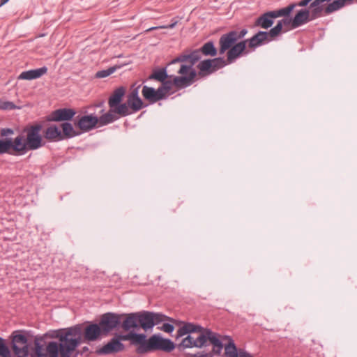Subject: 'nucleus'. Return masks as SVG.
I'll return each instance as SVG.
<instances>
[{
    "instance_id": "4",
    "label": "nucleus",
    "mask_w": 357,
    "mask_h": 357,
    "mask_svg": "<svg viewBox=\"0 0 357 357\" xmlns=\"http://www.w3.org/2000/svg\"><path fill=\"white\" fill-rule=\"evenodd\" d=\"M178 73L180 74L181 76L174 77L172 81L165 79L159 87L160 92H161L164 98L174 92V91H173L174 86L177 89H183L189 86L195 82V79L197 76L195 69L191 68L190 66H186L185 65H181Z\"/></svg>"
},
{
    "instance_id": "20",
    "label": "nucleus",
    "mask_w": 357,
    "mask_h": 357,
    "mask_svg": "<svg viewBox=\"0 0 357 357\" xmlns=\"http://www.w3.org/2000/svg\"><path fill=\"white\" fill-rule=\"evenodd\" d=\"M126 89L123 87H119L114 91L109 99V105L112 111L114 112V109L118 107L121 102L123 97L125 95Z\"/></svg>"
},
{
    "instance_id": "23",
    "label": "nucleus",
    "mask_w": 357,
    "mask_h": 357,
    "mask_svg": "<svg viewBox=\"0 0 357 357\" xmlns=\"http://www.w3.org/2000/svg\"><path fill=\"white\" fill-rule=\"evenodd\" d=\"M354 1L357 2V0H335L325 8L324 12L326 15H328L340 10L346 4H351Z\"/></svg>"
},
{
    "instance_id": "19",
    "label": "nucleus",
    "mask_w": 357,
    "mask_h": 357,
    "mask_svg": "<svg viewBox=\"0 0 357 357\" xmlns=\"http://www.w3.org/2000/svg\"><path fill=\"white\" fill-rule=\"evenodd\" d=\"M218 337H220V335H218ZM221 343L222 344L223 341H227V344L225 346V357H238V351L237 348L235 346V344L232 339L229 336H225L222 337L221 339L219 338Z\"/></svg>"
},
{
    "instance_id": "26",
    "label": "nucleus",
    "mask_w": 357,
    "mask_h": 357,
    "mask_svg": "<svg viewBox=\"0 0 357 357\" xmlns=\"http://www.w3.org/2000/svg\"><path fill=\"white\" fill-rule=\"evenodd\" d=\"M137 313H131L126 315L125 320L122 323V328L128 331L132 328L138 327Z\"/></svg>"
},
{
    "instance_id": "37",
    "label": "nucleus",
    "mask_w": 357,
    "mask_h": 357,
    "mask_svg": "<svg viewBox=\"0 0 357 357\" xmlns=\"http://www.w3.org/2000/svg\"><path fill=\"white\" fill-rule=\"evenodd\" d=\"M174 329V327L173 325L169 324H164L162 327L161 330L166 332V333H172Z\"/></svg>"
},
{
    "instance_id": "12",
    "label": "nucleus",
    "mask_w": 357,
    "mask_h": 357,
    "mask_svg": "<svg viewBox=\"0 0 357 357\" xmlns=\"http://www.w3.org/2000/svg\"><path fill=\"white\" fill-rule=\"evenodd\" d=\"M121 315L114 313H106L101 317L99 326L102 333H107L115 328L121 322Z\"/></svg>"
},
{
    "instance_id": "18",
    "label": "nucleus",
    "mask_w": 357,
    "mask_h": 357,
    "mask_svg": "<svg viewBox=\"0 0 357 357\" xmlns=\"http://www.w3.org/2000/svg\"><path fill=\"white\" fill-rule=\"evenodd\" d=\"M47 72V67H42V68H38V69L24 71L19 75L18 79H26V80L38 79V78L42 77L43 75H44L45 74H46Z\"/></svg>"
},
{
    "instance_id": "35",
    "label": "nucleus",
    "mask_w": 357,
    "mask_h": 357,
    "mask_svg": "<svg viewBox=\"0 0 357 357\" xmlns=\"http://www.w3.org/2000/svg\"><path fill=\"white\" fill-rule=\"evenodd\" d=\"M15 108L13 102L10 101L0 100V109L5 110H11Z\"/></svg>"
},
{
    "instance_id": "25",
    "label": "nucleus",
    "mask_w": 357,
    "mask_h": 357,
    "mask_svg": "<svg viewBox=\"0 0 357 357\" xmlns=\"http://www.w3.org/2000/svg\"><path fill=\"white\" fill-rule=\"evenodd\" d=\"M45 136L47 139L53 141H59L63 139L60 127L56 126H50L45 132Z\"/></svg>"
},
{
    "instance_id": "33",
    "label": "nucleus",
    "mask_w": 357,
    "mask_h": 357,
    "mask_svg": "<svg viewBox=\"0 0 357 357\" xmlns=\"http://www.w3.org/2000/svg\"><path fill=\"white\" fill-rule=\"evenodd\" d=\"M167 77V75L165 70H158L153 73L151 75H150L149 79H156L162 82Z\"/></svg>"
},
{
    "instance_id": "31",
    "label": "nucleus",
    "mask_w": 357,
    "mask_h": 357,
    "mask_svg": "<svg viewBox=\"0 0 357 357\" xmlns=\"http://www.w3.org/2000/svg\"><path fill=\"white\" fill-rule=\"evenodd\" d=\"M120 67L121 66H115L110 67L106 70L98 71L96 74V77H97V78L107 77L109 76L110 75H112V73H114L117 69L120 68Z\"/></svg>"
},
{
    "instance_id": "38",
    "label": "nucleus",
    "mask_w": 357,
    "mask_h": 357,
    "mask_svg": "<svg viewBox=\"0 0 357 357\" xmlns=\"http://www.w3.org/2000/svg\"><path fill=\"white\" fill-rule=\"evenodd\" d=\"M132 333H130L127 335H119L116 337H115L116 339L119 340V341H126V340H131L132 339Z\"/></svg>"
},
{
    "instance_id": "10",
    "label": "nucleus",
    "mask_w": 357,
    "mask_h": 357,
    "mask_svg": "<svg viewBox=\"0 0 357 357\" xmlns=\"http://www.w3.org/2000/svg\"><path fill=\"white\" fill-rule=\"evenodd\" d=\"M226 64V61L224 59L216 58L202 61L199 63L197 67L200 70L199 75L204 76L224 67Z\"/></svg>"
},
{
    "instance_id": "29",
    "label": "nucleus",
    "mask_w": 357,
    "mask_h": 357,
    "mask_svg": "<svg viewBox=\"0 0 357 357\" xmlns=\"http://www.w3.org/2000/svg\"><path fill=\"white\" fill-rule=\"evenodd\" d=\"M62 129V135L63 139L72 137L75 135V132L73 126L69 123H63L60 126V129Z\"/></svg>"
},
{
    "instance_id": "28",
    "label": "nucleus",
    "mask_w": 357,
    "mask_h": 357,
    "mask_svg": "<svg viewBox=\"0 0 357 357\" xmlns=\"http://www.w3.org/2000/svg\"><path fill=\"white\" fill-rule=\"evenodd\" d=\"M114 113H116L115 112L112 111V109L109 110V112H107L105 114L102 115L100 118H98V126H102L107 125L109 123H112L115 120V116Z\"/></svg>"
},
{
    "instance_id": "14",
    "label": "nucleus",
    "mask_w": 357,
    "mask_h": 357,
    "mask_svg": "<svg viewBox=\"0 0 357 357\" xmlns=\"http://www.w3.org/2000/svg\"><path fill=\"white\" fill-rule=\"evenodd\" d=\"M98 124V118L93 114L82 116L77 125L82 132H87L93 129Z\"/></svg>"
},
{
    "instance_id": "27",
    "label": "nucleus",
    "mask_w": 357,
    "mask_h": 357,
    "mask_svg": "<svg viewBox=\"0 0 357 357\" xmlns=\"http://www.w3.org/2000/svg\"><path fill=\"white\" fill-rule=\"evenodd\" d=\"M289 20L288 19H284L281 21H279L275 26L272 28L269 31L266 32L267 35L269 36L270 39L272 40L276 36H278L282 29V25L283 24H289Z\"/></svg>"
},
{
    "instance_id": "15",
    "label": "nucleus",
    "mask_w": 357,
    "mask_h": 357,
    "mask_svg": "<svg viewBox=\"0 0 357 357\" xmlns=\"http://www.w3.org/2000/svg\"><path fill=\"white\" fill-rule=\"evenodd\" d=\"M160 91L159 88L158 89H155L152 87L144 86L142 93L146 100L151 102H156L158 100L165 99L162 94Z\"/></svg>"
},
{
    "instance_id": "30",
    "label": "nucleus",
    "mask_w": 357,
    "mask_h": 357,
    "mask_svg": "<svg viewBox=\"0 0 357 357\" xmlns=\"http://www.w3.org/2000/svg\"><path fill=\"white\" fill-rule=\"evenodd\" d=\"M201 51L204 55H210L212 56H215L217 54L216 49L211 42H208L204 44Z\"/></svg>"
},
{
    "instance_id": "21",
    "label": "nucleus",
    "mask_w": 357,
    "mask_h": 357,
    "mask_svg": "<svg viewBox=\"0 0 357 357\" xmlns=\"http://www.w3.org/2000/svg\"><path fill=\"white\" fill-rule=\"evenodd\" d=\"M102 331L98 324H90L86 326L84 331V338L89 341H94L100 335Z\"/></svg>"
},
{
    "instance_id": "9",
    "label": "nucleus",
    "mask_w": 357,
    "mask_h": 357,
    "mask_svg": "<svg viewBox=\"0 0 357 357\" xmlns=\"http://www.w3.org/2000/svg\"><path fill=\"white\" fill-rule=\"evenodd\" d=\"M147 347L148 352L155 350L169 352L174 350L175 345L170 340L154 335L148 340Z\"/></svg>"
},
{
    "instance_id": "43",
    "label": "nucleus",
    "mask_w": 357,
    "mask_h": 357,
    "mask_svg": "<svg viewBox=\"0 0 357 357\" xmlns=\"http://www.w3.org/2000/svg\"><path fill=\"white\" fill-rule=\"evenodd\" d=\"M9 0H1L0 3V6H3L5 3H6Z\"/></svg>"
},
{
    "instance_id": "44",
    "label": "nucleus",
    "mask_w": 357,
    "mask_h": 357,
    "mask_svg": "<svg viewBox=\"0 0 357 357\" xmlns=\"http://www.w3.org/2000/svg\"><path fill=\"white\" fill-rule=\"evenodd\" d=\"M315 1V0H310V2H311V1H312V2H313V1Z\"/></svg>"
},
{
    "instance_id": "7",
    "label": "nucleus",
    "mask_w": 357,
    "mask_h": 357,
    "mask_svg": "<svg viewBox=\"0 0 357 357\" xmlns=\"http://www.w3.org/2000/svg\"><path fill=\"white\" fill-rule=\"evenodd\" d=\"M138 326H140L144 330L151 328L154 325L166 320L174 321L172 319L160 313L143 312L137 313Z\"/></svg>"
},
{
    "instance_id": "22",
    "label": "nucleus",
    "mask_w": 357,
    "mask_h": 357,
    "mask_svg": "<svg viewBox=\"0 0 357 357\" xmlns=\"http://www.w3.org/2000/svg\"><path fill=\"white\" fill-rule=\"evenodd\" d=\"M131 341L133 344H139L137 349L138 353L142 354L148 352V340H146L145 335L132 333Z\"/></svg>"
},
{
    "instance_id": "32",
    "label": "nucleus",
    "mask_w": 357,
    "mask_h": 357,
    "mask_svg": "<svg viewBox=\"0 0 357 357\" xmlns=\"http://www.w3.org/2000/svg\"><path fill=\"white\" fill-rule=\"evenodd\" d=\"M200 57V52L199 50H195L192 52V53L188 54V61L189 64H185L186 66H190L191 68L194 69L192 68V66L199 59Z\"/></svg>"
},
{
    "instance_id": "3",
    "label": "nucleus",
    "mask_w": 357,
    "mask_h": 357,
    "mask_svg": "<svg viewBox=\"0 0 357 357\" xmlns=\"http://www.w3.org/2000/svg\"><path fill=\"white\" fill-rule=\"evenodd\" d=\"M202 327L194 325L192 324H185L181 327L177 331V337H182L185 335L189 334L185 337L181 343L180 347L190 348V347H202L207 340H208L213 346V352L216 354H220L223 347L218 334L206 330L202 333Z\"/></svg>"
},
{
    "instance_id": "2",
    "label": "nucleus",
    "mask_w": 357,
    "mask_h": 357,
    "mask_svg": "<svg viewBox=\"0 0 357 357\" xmlns=\"http://www.w3.org/2000/svg\"><path fill=\"white\" fill-rule=\"evenodd\" d=\"M41 126L36 125L24 130L23 133L11 139H0V153L24 155L31 150H36L43 146L40 135Z\"/></svg>"
},
{
    "instance_id": "11",
    "label": "nucleus",
    "mask_w": 357,
    "mask_h": 357,
    "mask_svg": "<svg viewBox=\"0 0 357 357\" xmlns=\"http://www.w3.org/2000/svg\"><path fill=\"white\" fill-rule=\"evenodd\" d=\"M13 349L18 357H27L29 348L25 335L22 334H15L13 335Z\"/></svg>"
},
{
    "instance_id": "41",
    "label": "nucleus",
    "mask_w": 357,
    "mask_h": 357,
    "mask_svg": "<svg viewBox=\"0 0 357 357\" xmlns=\"http://www.w3.org/2000/svg\"><path fill=\"white\" fill-rule=\"evenodd\" d=\"M13 134V130L9 128L2 129L1 130V135L2 137L8 136Z\"/></svg>"
},
{
    "instance_id": "16",
    "label": "nucleus",
    "mask_w": 357,
    "mask_h": 357,
    "mask_svg": "<svg viewBox=\"0 0 357 357\" xmlns=\"http://www.w3.org/2000/svg\"><path fill=\"white\" fill-rule=\"evenodd\" d=\"M248 40L239 42L231 47L227 52V61L232 63L245 50Z\"/></svg>"
},
{
    "instance_id": "40",
    "label": "nucleus",
    "mask_w": 357,
    "mask_h": 357,
    "mask_svg": "<svg viewBox=\"0 0 357 357\" xmlns=\"http://www.w3.org/2000/svg\"><path fill=\"white\" fill-rule=\"evenodd\" d=\"M186 356L188 357H212L211 354H187Z\"/></svg>"
},
{
    "instance_id": "17",
    "label": "nucleus",
    "mask_w": 357,
    "mask_h": 357,
    "mask_svg": "<svg viewBox=\"0 0 357 357\" xmlns=\"http://www.w3.org/2000/svg\"><path fill=\"white\" fill-rule=\"evenodd\" d=\"M75 114L72 109H59L52 114V120L54 121H68L71 119Z\"/></svg>"
},
{
    "instance_id": "6",
    "label": "nucleus",
    "mask_w": 357,
    "mask_h": 357,
    "mask_svg": "<svg viewBox=\"0 0 357 357\" xmlns=\"http://www.w3.org/2000/svg\"><path fill=\"white\" fill-rule=\"evenodd\" d=\"M294 8L295 5H289L277 10L267 12L257 19L255 25L266 29L273 25V19L282 16H288Z\"/></svg>"
},
{
    "instance_id": "39",
    "label": "nucleus",
    "mask_w": 357,
    "mask_h": 357,
    "mask_svg": "<svg viewBox=\"0 0 357 357\" xmlns=\"http://www.w3.org/2000/svg\"><path fill=\"white\" fill-rule=\"evenodd\" d=\"M176 23H172L169 25L166 26H155V27H151L146 30V31H151L152 30L158 29H172L175 26Z\"/></svg>"
},
{
    "instance_id": "36",
    "label": "nucleus",
    "mask_w": 357,
    "mask_h": 357,
    "mask_svg": "<svg viewBox=\"0 0 357 357\" xmlns=\"http://www.w3.org/2000/svg\"><path fill=\"white\" fill-rule=\"evenodd\" d=\"M188 59H188V54H181V55L178 56L175 59H174L172 61V63L181 62V63H188L189 64Z\"/></svg>"
},
{
    "instance_id": "8",
    "label": "nucleus",
    "mask_w": 357,
    "mask_h": 357,
    "mask_svg": "<svg viewBox=\"0 0 357 357\" xmlns=\"http://www.w3.org/2000/svg\"><path fill=\"white\" fill-rule=\"evenodd\" d=\"M246 33L247 30L243 29L240 32L233 31L227 34L222 35L219 40L220 53L223 54L227 50H229L231 47L236 45V42L238 40L243 38Z\"/></svg>"
},
{
    "instance_id": "1",
    "label": "nucleus",
    "mask_w": 357,
    "mask_h": 357,
    "mask_svg": "<svg viewBox=\"0 0 357 357\" xmlns=\"http://www.w3.org/2000/svg\"><path fill=\"white\" fill-rule=\"evenodd\" d=\"M82 328L79 326L56 331L55 337L60 343L50 342L45 347L36 344V354L38 357H70L80 343Z\"/></svg>"
},
{
    "instance_id": "42",
    "label": "nucleus",
    "mask_w": 357,
    "mask_h": 357,
    "mask_svg": "<svg viewBox=\"0 0 357 357\" xmlns=\"http://www.w3.org/2000/svg\"><path fill=\"white\" fill-rule=\"evenodd\" d=\"M310 2V0H302V1H299L298 3H291V5H295V7L296 6L304 7V6H306Z\"/></svg>"
},
{
    "instance_id": "24",
    "label": "nucleus",
    "mask_w": 357,
    "mask_h": 357,
    "mask_svg": "<svg viewBox=\"0 0 357 357\" xmlns=\"http://www.w3.org/2000/svg\"><path fill=\"white\" fill-rule=\"evenodd\" d=\"M269 40H271V39L266 31H259L248 40V43L250 48H254L261 45L264 41Z\"/></svg>"
},
{
    "instance_id": "13",
    "label": "nucleus",
    "mask_w": 357,
    "mask_h": 357,
    "mask_svg": "<svg viewBox=\"0 0 357 357\" xmlns=\"http://www.w3.org/2000/svg\"><path fill=\"white\" fill-rule=\"evenodd\" d=\"M124 349V345L116 337L112 338L109 342L97 351L99 354H111L121 351Z\"/></svg>"
},
{
    "instance_id": "5",
    "label": "nucleus",
    "mask_w": 357,
    "mask_h": 357,
    "mask_svg": "<svg viewBox=\"0 0 357 357\" xmlns=\"http://www.w3.org/2000/svg\"><path fill=\"white\" fill-rule=\"evenodd\" d=\"M132 89L130 93L128 95L127 101L126 103L119 105L114 109V112L116 114L126 116L130 115L134 112L139 111L144 107V102L139 96V89L140 85Z\"/></svg>"
},
{
    "instance_id": "34",
    "label": "nucleus",
    "mask_w": 357,
    "mask_h": 357,
    "mask_svg": "<svg viewBox=\"0 0 357 357\" xmlns=\"http://www.w3.org/2000/svg\"><path fill=\"white\" fill-rule=\"evenodd\" d=\"M0 356L1 357H10V351L8 347L6 346L4 341L0 337Z\"/></svg>"
}]
</instances>
